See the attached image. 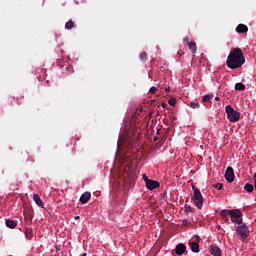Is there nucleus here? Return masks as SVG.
<instances>
[{
  "instance_id": "6ab92c4d",
  "label": "nucleus",
  "mask_w": 256,
  "mask_h": 256,
  "mask_svg": "<svg viewBox=\"0 0 256 256\" xmlns=\"http://www.w3.org/2000/svg\"><path fill=\"white\" fill-rule=\"evenodd\" d=\"M73 27H75V23H73V21L69 20L66 24H65V29H73Z\"/></svg>"
},
{
  "instance_id": "5701e85b",
  "label": "nucleus",
  "mask_w": 256,
  "mask_h": 256,
  "mask_svg": "<svg viewBox=\"0 0 256 256\" xmlns=\"http://www.w3.org/2000/svg\"><path fill=\"white\" fill-rule=\"evenodd\" d=\"M211 100V95H204L202 101L207 102Z\"/></svg>"
},
{
  "instance_id": "f257e3e1",
  "label": "nucleus",
  "mask_w": 256,
  "mask_h": 256,
  "mask_svg": "<svg viewBox=\"0 0 256 256\" xmlns=\"http://www.w3.org/2000/svg\"><path fill=\"white\" fill-rule=\"evenodd\" d=\"M227 66L230 69H239L245 64V56H243V51L241 48L233 49L227 57Z\"/></svg>"
},
{
  "instance_id": "f3484780",
  "label": "nucleus",
  "mask_w": 256,
  "mask_h": 256,
  "mask_svg": "<svg viewBox=\"0 0 256 256\" xmlns=\"http://www.w3.org/2000/svg\"><path fill=\"white\" fill-rule=\"evenodd\" d=\"M245 191H247L248 193H253V190L255 189V187L253 186V184L247 183L244 186Z\"/></svg>"
},
{
  "instance_id": "2eb2a0df",
  "label": "nucleus",
  "mask_w": 256,
  "mask_h": 256,
  "mask_svg": "<svg viewBox=\"0 0 256 256\" xmlns=\"http://www.w3.org/2000/svg\"><path fill=\"white\" fill-rule=\"evenodd\" d=\"M188 47L192 51L193 55L197 53V44L195 42H188Z\"/></svg>"
},
{
  "instance_id": "0eeeda50",
  "label": "nucleus",
  "mask_w": 256,
  "mask_h": 256,
  "mask_svg": "<svg viewBox=\"0 0 256 256\" xmlns=\"http://www.w3.org/2000/svg\"><path fill=\"white\" fill-rule=\"evenodd\" d=\"M220 215L224 223H226V225H231V222L229 221V217H231V210H227V209L221 210Z\"/></svg>"
},
{
  "instance_id": "ddd939ff",
  "label": "nucleus",
  "mask_w": 256,
  "mask_h": 256,
  "mask_svg": "<svg viewBox=\"0 0 256 256\" xmlns=\"http://www.w3.org/2000/svg\"><path fill=\"white\" fill-rule=\"evenodd\" d=\"M237 33H247L249 31V28L245 24H239L236 27Z\"/></svg>"
},
{
  "instance_id": "412c9836",
  "label": "nucleus",
  "mask_w": 256,
  "mask_h": 256,
  "mask_svg": "<svg viewBox=\"0 0 256 256\" xmlns=\"http://www.w3.org/2000/svg\"><path fill=\"white\" fill-rule=\"evenodd\" d=\"M141 61H146L147 60V52H142L140 55Z\"/></svg>"
},
{
  "instance_id": "c85d7f7f",
  "label": "nucleus",
  "mask_w": 256,
  "mask_h": 256,
  "mask_svg": "<svg viewBox=\"0 0 256 256\" xmlns=\"http://www.w3.org/2000/svg\"><path fill=\"white\" fill-rule=\"evenodd\" d=\"M165 91H166V93H169V91H171V88H165Z\"/></svg>"
},
{
  "instance_id": "7c9ffc66",
  "label": "nucleus",
  "mask_w": 256,
  "mask_h": 256,
  "mask_svg": "<svg viewBox=\"0 0 256 256\" xmlns=\"http://www.w3.org/2000/svg\"><path fill=\"white\" fill-rule=\"evenodd\" d=\"M74 219H79V216H75Z\"/></svg>"
},
{
  "instance_id": "c756f323",
  "label": "nucleus",
  "mask_w": 256,
  "mask_h": 256,
  "mask_svg": "<svg viewBox=\"0 0 256 256\" xmlns=\"http://www.w3.org/2000/svg\"><path fill=\"white\" fill-rule=\"evenodd\" d=\"M215 101H219V96H216V97H215Z\"/></svg>"
},
{
  "instance_id": "7ed1b4c3",
  "label": "nucleus",
  "mask_w": 256,
  "mask_h": 256,
  "mask_svg": "<svg viewBox=\"0 0 256 256\" xmlns=\"http://www.w3.org/2000/svg\"><path fill=\"white\" fill-rule=\"evenodd\" d=\"M192 189L194 191V196L192 197V201L198 209H202L203 195L201 194V191L198 188H196L195 186H193Z\"/></svg>"
},
{
  "instance_id": "dca6fc26",
  "label": "nucleus",
  "mask_w": 256,
  "mask_h": 256,
  "mask_svg": "<svg viewBox=\"0 0 256 256\" xmlns=\"http://www.w3.org/2000/svg\"><path fill=\"white\" fill-rule=\"evenodd\" d=\"M6 227H9V229H15L17 227V223L13 220H6Z\"/></svg>"
},
{
  "instance_id": "a878e982",
  "label": "nucleus",
  "mask_w": 256,
  "mask_h": 256,
  "mask_svg": "<svg viewBox=\"0 0 256 256\" xmlns=\"http://www.w3.org/2000/svg\"><path fill=\"white\" fill-rule=\"evenodd\" d=\"M184 43H187V45H189V37L184 38Z\"/></svg>"
},
{
  "instance_id": "bb28decb",
  "label": "nucleus",
  "mask_w": 256,
  "mask_h": 256,
  "mask_svg": "<svg viewBox=\"0 0 256 256\" xmlns=\"http://www.w3.org/2000/svg\"><path fill=\"white\" fill-rule=\"evenodd\" d=\"M143 179H144L145 183L147 184V180H149V178H147V175L144 174Z\"/></svg>"
},
{
  "instance_id": "cd10ccee",
  "label": "nucleus",
  "mask_w": 256,
  "mask_h": 256,
  "mask_svg": "<svg viewBox=\"0 0 256 256\" xmlns=\"http://www.w3.org/2000/svg\"><path fill=\"white\" fill-rule=\"evenodd\" d=\"M121 145V136L119 137V140H118V148L120 147Z\"/></svg>"
},
{
  "instance_id": "1a4fd4ad",
  "label": "nucleus",
  "mask_w": 256,
  "mask_h": 256,
  "mask_svg": "<svg viewBox=\"0 0 256 256\" xmlns=\"http://www.w3.org/2000/svg\"><path fill=\"white\" fill-rule=\"evenodd\" d=\"M185 251H187V246H185V244L180 243L176 246V254L183 255Z\"/></svg>"
},
{
  "instance_id": "9d476101",
  "label": "nucleus",
  "mask_w": 256,
  "mask_h": 256,
  "mask_svg": "<svg viewBox=\"0 0 256 256\" xmlns=\"http://www.w3.org/2000/svg\"><path fill=\"white\" fill-rule=\"evenodd\" d=\"M210 252L213 256H221V248L217 246H210Z\"/></svg>"
},
{
  "instance_id": "f03ea898",
  "label": "nucleus",
  "mask_w": 256,
  "mask_h": 256,
  "mask_svg": "<svg viewBox=\"0 0 256 256\" xmlns=\"http://www.w3.org/2000/svg\"><path fill=\"white\" fill-rule=\"evenodd\" d=\"M225 109H226L227 117L230 123H237V121L241 119V113L235 110V108L232 107L231 105H227Z\"/></svg>"
},
{
  "instance_id": "9b49d317",
  "label": "nucleus",
  "mask_w": 256,
  "mask_h": 256,
  "mask_svg": "<svg viewBox=\"0 0 256 256\" xmlns=\"http://www.w3.org/2000/svg\"><path fill=\"white\" fill-rule=\"evenodd\" d=\"M91 199V193L90 192H85L80 196V203H87Z\"/></svg>"
},
{
  "instance_id": "6e6552de",
  "label": "nucleus",
  "mask_w": 256,
  "mask_h": 256,
  "mask_svg": "<svg viewBox=\"0 0 256 256\" xmlns=\"http://www.w3.org/2000/svg\"><path fill=\"white\" fill-rule=\"evenodd\" d=\"M146 187L150 191H153V189H157V187H159V182L157 180H146Z\"/></svg>"
},
{
  "instance_id": "4be33fe9",
  "label": "nucleus",
  "mask_w": 256,
  "mask_h": 256,
  "mask_svg": "<svg viewBox=\"0 0 256 256\" xmlns=\"http://www.w3.org/2000/svg\"><path fill=\"white\" fill-rule=\"evenodd\" d=\"M215 189H217L218 191H221V189H223V184L221 183H217L214 185Z\"/></svg>"
},
{
  "instance_id": "b1692460",
  "label": "nucleus",
  "mask_w": 256,
  "mask_h": 256,
  "mask_svg": "<svg viewBox=\"0 0 256 256\" xmlns=\"http://www.w3.org/2000/svg\"><path fill=\"white\" fill-rule=\"evenodd\" d=\"M190 107H192V109H199V104L195 103V102H192L190 104Z\"/></svg>"
},
{
  "instance_id": "f8f14e48",
  "label": "nucleus",
  "mask_w": 256,
  "mask_h": 256,
  "mask_svg": "<svg viewBox=\"0 0 256 256\" xmlns=\"http://www.w3.org/2000/svg\"><path fill=\"white\" fill-rule=\"evenodd\" d=\"M33 201L38 205V207L44 209L43 200H41V197H39L38 194L33 195Z\"/></svg>"
},
{
  "instance_id": "20e7f679",
  "label": "nucleus",
  "mask_w": 256,
  "mask_h": 256,
  "mask_svg": "<svg viewBox=\"0 0 256 256\" xmlns=\"http://www.w3.org/2000/svg\"><path fill=\"white\" fill-rule=\"evenodd\" d=\"M241 211L238 209L230 210V218L232 223H237V225H241L243 223V218L241 217Z\"/></svg>"
},
{
  "instance_id": "aec40b11",
  "label": "nucleus",
  "mask_w": 256,
  "mask_h": 256,
  "mask_svg": "<svg viewBox=\"0 0 256 256\" xmlns=\"http://www.w3.org/2000/svg\"><path fill=\"white\" fill-rule=\"evenodd\" d=\"M169 105L171 107H175V105L177 104V100L175 98H171L169 101H168Z\"/></svg>"
},
{
  "instance_id": "393cba45",
  "label": "nucleus",
  "mask_w": 256,
  "mask_h": 256,
  "mask_svg": "<svg viewBox=\"0 0 256 256\" xmlns=\"http://www.w3.org/2000/svg\"><path fill=\"white\" fill-rule=\"evenodd\" d=\"M157 88L155 86H152L149 90L150 93H156Z\"/></svg>"
},
{
  "instance_id": "423d86ee",
  "label": "nucleus",
  "mask_w": 256,
  "mask_h": 256,
  "mask_svg": "<svg viewBox=\"0 0 256 256\" xmlns=\"http://www.w3.org/2000/svg\"><path fill=\"white\" fill-rule=\"evenodd\" d=\"M225 179L229 183H233L235 181V172L233 171V167L229 166L225 172Z\"/></svg>"
},
{
  "instance_id": "39448f33",
  "label": "nucleus",
  "mask_w": 256,
  "mask_h": 256,
  "mask_svg": "<svg viewBox=\"0 0 256 256\" xmlns=\"http://www.w3.org/2000/svg\"><path fill=\"white\" fill-rule=\"evenodd\" d=\"M236 232L240 235L241 239L245 240L246 237H249V227L246 224H238Z\"/></svg>"
},
{
  "instance_id": "a211bd4d",
  "label": "nucleus",
  "mask_w": 256,
  "mask_h": 256,
  "mask_svg": "<svg viewBox=\"0 0 256 256\" xmlns=\"http://www.w3.org/2000/svg\"><path fill=\"white\" fill-rule=\"evenodd\" d=\"M235 89H236V91H245V86L243 83H236Z\"/></svg>"
},
{
  "instance_id": "4468645a",
  "label": "nucleus",
  "mask_w": 256,
  "mask_h": 256,
  "mask_svg": "<svg viewBox=\"0 0 256 256\" xmlns=\"http://www.w3.org/2000/svg\"><path fill=\"white\" fill-rule=\"evenodd\" d=\"M189 247L193 253H199V243L198 242H189Z\"/></svg>"
}]
</instances>
